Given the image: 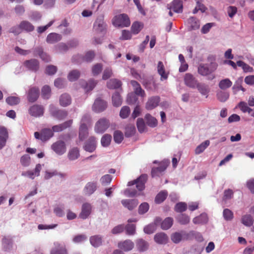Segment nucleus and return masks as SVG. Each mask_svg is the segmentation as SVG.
Segmentation results:
<instances>
[{"instance_id":"nucleus-22","label":"nucleus","mask_w":254,"mask_h":254,"mask_svg":"<svg viewBox=\"0 0 254 254\" xmlns=\"http://www.w3.org/2000/svg\"><path fill=\"white\" fill-rule=\"evenodd\" d=\"M54 245V247L51 249L50 254H67L64 246L62 245L59 242H55Z\"/></svg>"},{"instance_id":"nucleus-49","label":"nucleus","mask_w":254,"mask_h":254,"mask_svg":"<svg viewBox=\"0 0 254 254\" xmlns=\"http://www.w3.org/2000/svg\"><path fill=\"white\" fill-rule=\"evenodd\" d=\"M6 102L9 105L14 106L18 104L20 102V99L17 96H10L8 97L6 100Z\"/></svg>"},{"instance_id":"nucleus-10","label":"nucleus","mask_w":254,"mask_h":254,"mask_svg":"<svg viewBox=\"0 0 254 254\" xmlns=\"http://www.w3.org/2000/svg\"><path fill=\"white\" fill-rule=\"evenodd\" d=\"M97 139L94 136H90L85 142L84 149L89 152H93L96 148Z\"/></svg>"},{"instance_id":"nucleus-32","label":"nucleus","mask_w":254,"mask_h":254,"mask_svg":"<svg viewBox=\"0 0 254 254\" xmlns=\"http://www.w3.org/2000/svg\"><path fill=\"white\" fill-rule=\"evenodd\" d=\"M60 104L63 107H66L71 103L70 96L66 93L62 94L59 99Z\"/></svg>"},{"instance_id":"nucleus-21","label":"nucleus","mask_w":254,"mask_h":254,"mask_svg":"<svg viewBox=\"0 0 254 254\" xmlns=\"http://www.w3.org/2000/svg\"><path fill=\"white\" fill-rule=\"evenodd\" d=\"M160 102L159 96H153L149 98L146 103L145 108L148 110H151L156 108Z\"/></svg>"},{"instance_id":"nucleus-40","label":"nucleus","mask_w":254,"mask_h":254,"mask_svg":"<svg viewBox=\"0 0 254 254\" xmlns=\"http://www.w3.org/2000/svg\"><path fill=\"white\" fill-rule=\"evenodd\" d=\"M186 235L184 231L181 232H175L173 233L171 236L172 241L176 244L180 243L183 238V237Z\"/></svg>"},{"instance_id":"nucleus-29","label":"nucleus","mask_w":254,"mask_h":254,"mask_svg":"<svg viewBox=\"0 0 254 254\" xmlns=\"http://www.w3.org/2000/svg\"><path fill=\"white\" fill-rule=\"evenodd\" d=\"M62 39V36L58 33H51L48 35L46 41L50 44H53L60 41Z\"/></svg>"},{"instance_id":"nucleus-28","label":"nucleus","mask_w":254,"mask_h":254,"mask_svg":"<svg viewBox=\"0 0 254 254\" xmlns=\"http://www.w3.org/2000/svg\"><path fill=\"white\" fill-rule=\"evenodd\" d=\"M72 122V120H69L62 124L54 126L52 128L53 130L55 132L61 131L63 130L70 127Z\"/></svg>"},{"instance_id":"nucleus-64","label":"nucleus","mask_w":254,"mask_h":254,"mask_svg":"<svg viewBox=\"0 0 254 254\" xmlns=\"http://www.w3.org/2000/svg\"><path fill=\"white\" fill-rule=\"evenodd\" d=\"M64 206H57L54 209V212L56 216L61 217L64 215Z\"/></svg>"},{"instance_id":"nucleus-38","label":"nucleus","mask_w":254,"mask_h":254,"mask_svg":"<svg viewBox=\"0 0 254 254\" xmlns=\"http://www.w3.org/2000/svg\"><path fill=\"white\" fill-rule=\"evenodd\" d=\"M196 88H197V90L201 95H205L206 97L208 96V94L209 92L210 89L207 85L198 82Z\"/></svg>"},{"instance_id":"nucleus-35","label":"nucleus","mask_w":254,"mask_h":254,"mask_svg":"<svg viewBox=\"0 0 254 254\" xmlns=\"http://www.w3.org/2000/svg\"><path fill=\"white\" fill-rule=\"evenodd\" d=\"M241 223L247 227H251L254 224V220L250 214H245L242 216Z\"/></svg>"},{"instance_id":"nucleus-39","label":"nucleus","mask_w":254,"mask_h":254,"mask_svg":"<svg viewBox=\"0 0 254 254\" xmlns=\"http://www.w3.org/2000/svg\"><path fill=\"white\" fill-rule=\"evenodd\" d=\"M88 135V131L87 126L83 124L80 125L79 128V138L80 140L83 141Z\"/></svg>"},{"instance_id":"nucleus-47","label":"nucleus","mask_w":254,"mask_h":254,"mask_svg":"<svg viewBox=\"0 0 254 254\" xmlns=\"http://www.w3.org/2000/svg\"><path fill=\"white\" fill-rule=\"evenodd\" d=\"M173 224V219L171 217H167L161 223V227L163 230H168L171 227Z\"/></svg>"},{"instance_id":"nucleus-61","label":"nucleus","mask_w":254,"mask_h":254,"mask_svg":"<svg viewBox=\"0 0 254 254\" xmlns=\"http://www.w3.org/2000/svg\"><path fill=\"white\" fill-rule=\"evenodd\" d=\"M36 52L39 55V56L41 57L43 61L46 62H48L49 61H50V57L48 55H47L46 53H44L41 48H37V49L36 50Z\"/></svg>"},{"instance_id":"nucleus-26","label":"nucleus","mask_w":254,"mask_h":254,"mask_svg":"<svg viewBox=\"0 0 254 254\" xmlns=\"http://www.w3.org/2000/svg\"><path fill=\"white\" fill-rule=\"evenodd\" d=\"M8 137V132L4 127L0 128V149H1L6 144Z\"/></svg>"},{"instance_id":"nucleus-33","label":"nucleus","mask_w":254,"mask_h":254,"mask_svg":"<svg viewBox=\"0 0 254 254\" xmlns=\"http://www.w3.org/2000/svg\"><path fill=\"white\" fill-rule=\"evenodd\" d=\"M25 66L29 69L36 71L39 68L38 62L35 59L27 61L24 63Z\"/></svg>"},{"instance_id":"nucleus-15","label":"nucleus","mask_w":254,"mask_h":254,"mask_svg":"<svg viewBox=\"0 0 254 254\" xmlns=\"http://www.w3.org/2000/svg\"><path fill=\"white\" fill-rule=\"evenodd\" d=\"M185 84L191 88H195L198 83V81L190 73H186L184 77Z\"/></svg>"},{"instance_id":"nucleus-7","label":"nucleus","mask_w":254,"mask_h":254,"mask_svg":"<svg viewBox=\"0 0 254 254\" xmlns=\"http://www.w3.org/2000/svg\"><path fill=\"white\" fill-rule=\"evenodd\" d=\"M53 136V132L50 129L45 128L43 129L41 133L35 132L34 136L36 139L41 140L42 141H45L49 139Z\"/></svg>"},{"instance_id":"nucleus-4","label":"nucleus","mask_w":254,"mask_h":254,"mask_svg":"<svg viewBox=\"0 0 254 254\" xmlns=\"http://www.w3.org/2000/svg\"><path fill=\"white\" fill-rule=\"evenodd\" d=\"M147 176L146 175H142L136 180L133 181H130L128 183V186L135 185L136 189L139 191H141L145 188V184L147 181Z\"/></svg>"},{"instance_id":"nucleus-53","label":"nucleus","mask_w":254,"mask_h":254,"mask_svg":"<svg viewBox=\"0 0 254 254\" xmlns=\"http://www.w3.org/2000/svg\"><path fill=\"white\" fill-rule=\"evenodd\" d=\"M177 219L178 222L182 225L187 224L190 221V217L185 214H181L179 215Z\"/></svg>"},{"instance_id":"nucleus-42","label":"nucleus","mask_w":254,"mask_h":254,"mask_svg":"<svg viewBox=\"0 0 254 254\" xmlns=\"http://www.w3.org/2000/svg\"><path fill=\"white\" fill-rule=\"evenodd\" d=\"M208 218L207 214L205 213H202L199 216L194 217L192 222L195 224L205 223L207 222Z\"/></svg>"},{"instance_id":"nucleus-25","label":"nucleus","mask_w":254,"mask_h":254,"mask_svg":"<svg viewBox=\"0 0 254 254\" xmlns=\"http://www.w3.org/2000/svg\"><path fill=\"white\" fill-rule=\"evenodd\" d=\"M39 96V90L38 88L36 87L31 88L27 95V99L30 102H34L38 98Z\"/></svg>"},{"instance_id":"nucleus-48","label":"nucleus","mask_w":254,"mask_h":254,"mask_svg":"<svg viewBox=\"0 0 254 254\" xmlns=\"http://www.w3.org/2000/svg\"><path fill=\"white\" fill-rule=\"evenodd\" d=\"M136 126L139 132L142 133L146 131L147 128L142 118H138L137 120Z\"/></svg>"},{"instance_id":"nucleus-30","label":"nucleus","mask_w":254,"mask_h":254,"mask_svg":"<svg viewBox=\"0 0 254 254\" xmlns=\"http://www.w3.org/2000/svg\"><path fill=\"white\" fill-rule=\"evenodd\" d=\"M80 156L79 150L77 147L70 149L67 153V158L70 161L77 159Z\"/></svg>"},{"instance_id":"nucleus-45","label":"nucleus","mask_w":254,"mask_h":254,"mask_svg":"<svg viewBox=\"0 0 254 254\" xmlns=\"http://www.w3.org/2000/svg\"><path fill=\"white\" fill-rule=\"evenodd\" d=\"M232 85V81L228 78H225L220 81L218 86L221 89L225 90L230 87Z\"/></svg>"},{"instance_id":"nucleus-60","label":"nucleus","mask_w":254,"mask_h":254,"mask_svg":"<svg viewBox=\"0 0 254 254\" xmlns=\"http://www.w3.org/2000/svg\"><path fill=\"white\" fill-rule=\"evenodd\" d=\"M42 96L44 99H49L51 96V89L49 86L45 85L42 89Z\"/></svg>"},{"instance_id":"nucleus-12","label":"nucleus","mask_w":254,"mask_h":254,"mask_svg":"<svg viewBox=\"0 0 254 254\" xmlns=\"http://www.w3.org/2000/svg\"><path fill=\"white\" fill-rule=\"evenodd\" d=\"M169 164V160H164L159 164L158 167L152 168L151 171L152 177H154L160 175L166 170Z\"/></svg>"},{"instance_id":"nucleus-5","label":"nucleus","mask_w":254,"mask_h":254,"mask_svg":"<svg viewBox=\"0 0 254 254\" xmlns=\"http://www.w3.org/2000/svg\"><path fill=\"white\" fill-rule=\"evenodd\" d=\"M51 148L59 155L64 154L66 150L65 143L63 140H59L54 143L51 146Z\"/></svg>"},{"instance_id":"nucleus-2","label":"nucleus","mask_w":254,"mask_h":254,"mask_svg":"<svg viewBox=\"0 0 254 254\" xmlns=\"http://www.w3.org/2000/svg\"><path fill=\"white\" fill-rule=\"evenodd\" d=\"M113 25L116 27H128L130 24L129 19L127 15L121 14L115 16L112 20Z\"/></svg>"},{"instance_id":"nucleus-59","label":"nucleus","mask_w":254,"mask_h":254,"mask_svg":"<svg viewBox=\"0 0 254 254\" xmlns=\"http://www.w3.org/2000/svg\"><path fill=\"white\" fill-rule=\"evenodd\" d=\"M103 65L101 64H96L92 67V73L94 76L97 75L100 73L102 70Z\"/></svg>"},{"instance_id":"nucleus-17","label":"nucleus","mask_w":254,"mask_h":254,"mask_svg":"<svg viewBox=\"0 0 254 254\" xmlns=\"http://www.w3.org/2000/svg\"><path fill=\"white\" fill-rule=\"evenodd\" d=\"M29 113L32 116L39 117L42 116L44 114L43 107L39 105H34L30 107L29 109Z\"/></svg>"},{"instance_id":"nucleus-46","label":"nucleus","mask_w":254,"mask_h":254,"mask_svg":"<svg viewBox=\"0 0 254 254\" xmlns=\"http://www.w3.org/2000/svg\"><path fill=\"white\" fill-rule=\"evenodd\" d=\"M122 99L119 92H116L112 96V103L114 106L119 107L121 105Z\"/></svg>"},{"instance_id":"nucleus-52","label":"nucleus","mask_w":254,"mask_h":254,"mask_svg":"<svg viewBox=\"0 0 254 254\" xmlns=\"http://www.w3.org/2000/svg\"><path fill=\"white\" fill-rule=\"evenodd\" d=\"M188 23L193 30L197 29L199 28L200 24L199 21L195 17H191L188 19Z\"/></svg>"},{"instance_id":"nucleus-31","label":"nucleus","mask_w":254,"mask_h":254,"mask_svg":"<svg viewBox=\"0 0 254 254\" xmlns=\"http://www.w3.org/2000/svg\"><path fill=\"white\" fill-rule=\"evenodd\" d=\"M96 183L89 182L86 184L84 189V193L87 195H90L96 190Z\"/></svg>"},{"instance_id":"nucleus-63","label":"nucleus","mask_w":254,"mask_h":254,"mask_svg":"<svg viewBox=\"0 0 254 254\" xmlns=\"http://www.w3.org/2000/svg\"><path fill=\"white\" fill-rule=\"evenodd\" d=\"M125 229L128 235H133L135 233V226L134 224H127Z\"/></svg>"},{"instance_id":"nucleus-54","label":"nucleus","mask_w":254,"mask_h":254,"mask_svg":"<svg viewBox=\"0 0 254 254\" xmlns=\"http://www.w3.org/2000/svg\"><path fill=\"white\" fill-rule=\"evenodd\" d=\"M216 97L219 101L224 102L229 98V94L227 92L220 91L217 93Z\"/></svg>"},{"instance_id":"nucleus-34","label":"nucleus","mask_w":254,"mask_h":254,"mask_svg":"<svg viewBox=\"0 0 254 254\" xmlns=\"http://www.w3.org/2000/svg\"><path fill=\"white\" fill-rule=\"evenodd\" d=\"M97 81L94 79H90L87 82H83L81 85L86 92L92 90L96 85Z\"/></svg>"},{"instance_id":"nucleus-37","label":"nucleus","mask_w":254,"mask_h":254,"mask_svg":"<svg viewBox=\"0 0 254 254\" xmlns=\"http://www.w3.org/2000/svg\"><path fill=\"white\" fill-rule=\"evenodd\" d=\"M146 124L151 127H155L157 126V120L149 114L145 115L144 117Z\"/></svg>"},{"instance_id":"nucleus-24","label":"nucleus","mask_w":254,"mask_h":254,"mask_svg":"<svg viewBox=\"0 0 254 254\" xmlns=\"http://www.w3.org/2000/svg\"><path fill=\"white\" fill-rule=\"evenodd\" d=\"M93 28L97 32H104L106 28V25L104 22L103 17H100L97 18L94 22Z\"/></svg>"},{"instance_id":"nucleus-55","label":"nucleus","mask_w":254,"mask_h":254,"mask_svg":"<svg viewBox=\"0 0 254 254\" xmlns=\"http://www.w3.org/2000/svg\"><path fill=\"white\" fill-rule=\"evenodd\" d=\"M167 192L166 191H162L160 192L156 196L155 201L157 203L162 202L166 198Z\"/></svg>"},{"instance_id":"nucleus-23","label":"nucleus","mask_w":254,"mask_h":254,"mask_svg":"<svg viewBox=\"0 0 254 254\" xmlns=\"http://www.w3.org/2000/svg\"><path fill=\"white\" fill-rule=\"evenodd\" d=\"M122 204L129 210H132L134 209L138 204L137 199H125L121 200Z\"/></svg>"},{"instance_id":"nucleus-1","label":"nucleus","mask_w":254,"mask_h":254,"mask_svg":"<svg viewBox=\"0 0 254 254\" xmlns=\"http://www.w3.org/2000/svg\"><path fill=\"white\" fill-rule=\"evenodd\" d=\"M34 30V26L29 21L27 20L22 21L19 25L11 27L10 32L18 35L23 31L30 32Z\"/></svg>"},{"instance_id":"nucleus-16","label":"nucleus","mask_w":254,"mask_h":254,"mask_svg":"<svg viewBox=\"0 0 254 254\" xmlns=\"http://www.w3.org/2000/svg\"><path fill=\"white\" fill-rule=\"evenodd\" d=\"M118 247L125 252H128L133 249L134 247V243L130 240H126L118 243Z\"/></svg>"},{"instance_id":"nucleus-11","label":"nucleus","mask_w":254,"mask_h":254,"mask_svg":"<svg viewBox=\"0 0 254 254\" xmlns=\"http://www.w3.org/2000/svg\"><path fill=\"white\" fill-rule=\"evenodd\" d=\"M161 219L159 217H156L153 222L145 226L144 227L143 231L145 234H151L154 233L157 229L158 225L161 223Z\"/></svg>"},{"instance_id":"nucleus-14","label":"nucleus","mask_w":254,"mask_h":254,"mask_svg":"<svg viewBox=\"0 0 254 254\" xmlns=\"http://www.w3.org/2000/svg\"><path fill=\"white\" fill-rule=\"evenodd\" d=\"M217 67V65H212V68H210L207 64H200L198 67V72L202 76H206L214 71Z\"/></svg>"},{"instance_id":"nucleus-3","label":"nucleus","mask_w":254,"mask_h":254,"mask_svg":"<svg viewBox=\"0 0 254 254\" xmlns=\"http://www.w3.org/2000/svg\"><path fill=\"white\" fill-rule=\"evenodd\" d=\"M110 126L108 120L103 118L99 119L95 124L94 130L97 133H103Z\"/></svg>"},{"instance_id":"nucleus-56","label":"nucleus","mask_w":254,"mask_h":254,"mask_svg":"<svg viewBox=\"0 0 254 254\" xmlns=\"http://www.w3.org/2000/svg\"><path fill=\"white\" fill-rule=\"evenodd\" d=\"M130 113V110L128 106H123L120 111V116L122 119L127 118Z\"/></svg>"},{"instance_id":"nucleus-9","label":"nucleus","mask_w":254,"mask_h":254,"mask_svg":"<svg viewBox=\"0 0 254 254\" xmlns=\"http://www.w3.org/2000/svg\"><path fill=\"white\" fill-rule=\"evenodd\" d=\"M41 170L42 165L40 164H37L33 170H28L23 172L21 175L33 180L35 177L39 176Z\"/></svg>"},{"instance_id":"nucleus-19","label":"nucleus","mask_w":254,"mask_h":254,"mask_svg":"<svg viewBox=\"0 0 254 254\" xmlns=\"http://www.w3.org/2000/svg\"><path fill=\"white\" fill-rule=\"evenodd\" d=\"M183 7V2L181 0H174L170 5H168V9L177 13L182 12Z\"/></svg>"},{"instance_id":"nucleus-51","label":"nucleus","mask_w":254,"mask_h":254,"mask_svg":"<svg viewBox=\"0 0 254 254\" xmlns=\"http://www.w3.org/2000/svg\"><path fill=\"white\" fill-rule=\"evenodd\" d=\"M111 140L112 136L109 134H105L101 138V145L103 147H107L110 145Z\"/></svg>"},{"instance_id":"nucleus-58","label":"nucleus","mask_w":254,"mask_h":254,"mask_svg":"<svg viewBox=\"0 0 254 254\" xmlns=\"http://www.w3.org/2000/svg\"><path fill=\"white\" fill-rule=\"evenodd\" d=\"M187 204L185 202H179L175 206V210L178 212H182L186 210Z\"/></svg>"},{"instance_id":"nucleus-62","label":"nucleus","mask_w":254,"mask_h":254,"mask_svg":"<svg viewBox=\"0 0 254 254\" xmlns=\"http://www.w3.org/2000/svg\"><path fill=\"white\" fill-rule=\"evenodd\" d=\"M124 136L122 132L120 131L117 130L114 132V140L117 143H121L123 140Z\"/></svg>"},{"instance_id":"nucleus-8","label":"nucleus","mask_w":254,"mask_h":254,"mask_svg":"<svg viewBox=\"0 0 254 254\" xmlns=\"http://www.w3.org/2000/svg\"><path fill=\"white\" fill-rule=\"evenodd\" d=\"M92 211V205L89 203H84L82 205L81 212L79 214V217L83 220H85L90 215Z\"/></svg>"},{"instance_id":"nucleus-20","label":"nucleus","mask_w":254,"mask_h":254,"mask_svg":"<svg viewBox=\"0 0 254 254\" xmlns=\"http://www.w3.org/2000/svg\"><path fill=\"white\" fill-rule=\"evenodd\" d=\"M90 244L94 248L101 246L103 243V236L100 235H95L89 238Z\"/></svg>"},{"instance_id":"nucleus-36","label":"nucleus","mask_w":254,"mask_h":254,"mask_svg":"<svg viewBox=\"0 0 254 254\" xmlns=\"http://www.w3.org/2000/svg\"><path fill=\"white\" fill-rule=\"evenodd\" d=\"M136 247L139 252L146 251L149 247L148 243L145 240L140 239L136 242Z\"/></svg>"},{"instance_id":"nucleus-50","label":"nucleus","mask_w":254,"mask_h":254,"mask_svg":"<svg viewBox=\"0 0 254 254\" xmlns=\"http://www.w3.org/2000/svg\"><path fill=\"white\" fill-rule=\"evenodd\" d=\"M242 82L243 80L241 78H239L235 82L234 86L232 87V90H233L234 93L235 94H236L237 92L240 90H241L243 92L245 91V89L242 86Z\"/></svg>"},{"instance_id":"nucleus-41","label":"nucleus","mask_w":254,"mask_h":254,"mask_svg":"<svg viewBox=\"0 0 254 254\" xmlns=\"http://www.w3.org/2000/svg\"><path fill=\"white\" fill-rule=\"evenodd\" d=\"M210 141L206 140L198 145L195 149V154H199L202 153L205 149L209 145Z\"/></svg>"},{"instance_id":"nucleus-57","label":"nucleus","mask_w":254,"mask_h":254,"mask_svg":"<svg viewBox=\"0 0 254 254\" xmlns=\"http://www.w3.org/2000/svg\"><path fill=\"white\" fill-rule=\"evenodd\" d=\"M142 28V24L138 22H134L131 27V32L134 34H136L139 32Z\"/></svg>"},{"instance_id":"nucleus-43","label":"nucleus","mask_w":254,"mask_h":254,"mask_svg":"<svg viewBox=\"0 0 254 254\" xmlns=\"http://www.w3.org/2000/svg\"><path fill=\"white\" fill-rule=\"evenodd\" d=\"M121 86V82L119 80L113 78L109 80L107 83V86L109 89H116Z\"/></svg>"},{"instance_id":"nucleus-44","label":"nucleus","mask_w":254,"mask_h":254,"mask_svg":"<svg viewBox=\"0 0 254 254\" xmlns=\"http://www.w3.org/2000/svg\"><path fill=\"white\" fill-rule=\"evenodd\" d=\"M80 75V72L77 69L70 71L67 75V79L70 81H74L77 80Z\"/></svg>"},{"instance_id":"nucleus-27","label":"nucleus","mask_w":254,"mask_h":254,"mask_svg":"<svg viewBox=\"0 0 254 254\" xmlns=\"http://www.w3.org/2000/svg\"><path fill=\"white\" fill-rule=\"evenodd\" d=\"M157 71L158 74L161 76V80H166L168 78V74L165 71L164 64L161 61L158 63Z\"/></svg>"},{"instance_id":"nucleus-13","label":"nucleus","mask_w":254,"mask_h":254,"mask_svg":"<svg viewBox=\"0 0 254 254\" xmlns=\"http://www.w3.org/2000/svg\"><path fill=\"white\" fill-rule=\"evenodd\" d=\"M107 107L106 101L100 99H97L92 106L93 110L97 113H100L104 111Z\"/></svg>"},{"instance_id":"nucleus-18","label":"nucleus","mask_w":254,"mask_h":254,"mask_svg":"<svg viewBox=\"0 0 254 254\" xmlns=\"http://www.w3.org/2000/svg\"><path fill=\"white\" fill-rule=\"evenodd\" d=\"M154 240L159 245H165L168 242L169 238L165 233L159 232L154 235Z\"/></svg>"},{"instance_id":"nucleus-6","label":"nucleus","mask_w":254,"mask_h":254,"mask_svg":"<svg viewBox=\"0 0 254 254\" xmlns=\"http://www.w3.org/2000/svg\"><path fill=\"white\" fill-rule=\"evenodd\" d=\"M51 114L55 118L62 120L67 116V112L64 110H58L53 105H51L49 107Z\"/></svg>"}]
</instances>
